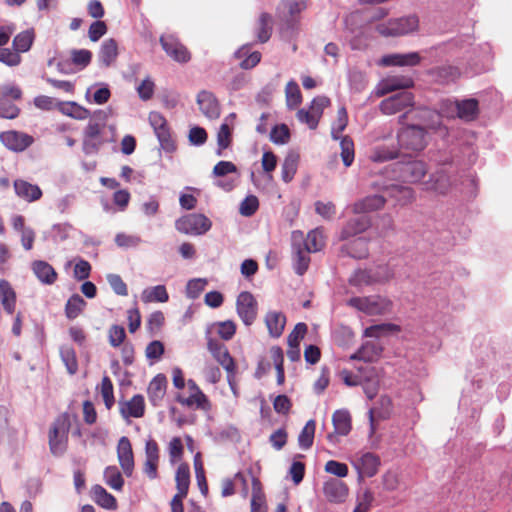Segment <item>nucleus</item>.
<instances>
[{
    "label": "nucleus",
    "instance_id": "obj_1",
    "mask_svg": "<svg viewBox=\"0 0 512 512\" xmlns=\"http://www.w3.org/2000/svg\"><path fill=\"white\" fill-rule=\"evenodd\" d=\"M401 128L397 131L399 149L407 152H421L429 143V131L437 130L441 124L440 115L428 108H414L398 117Z\"/></svg>",
    "mask_w": 512,
    "mask_h": 512
},
{
    "label": "nucleus",
    "instance_id": "obj_2",
    "mask_svg": "<svg viewBox=\"0 0 512 512\" xmlns=\"http://www.w3.org/2000/svg\"><path fill=\"white\" fill-rule=\"evenodd\" d=\"M419 29V18L415 14L391 18L376 25L375 30L383 37H400Z\"/></svg>",
    "mask_w": 512,
    "mask_h": 512
},
{
    "label": "nucleus",
    "instance_id": "obj_3",
    "mask_svg": "<svg viewBox=\"0 0 512 512\" xmlns=\"http://www.w3.org/2000/svg\"><path fill=\"white\" fill-rule=\"evenodd\" d=\"M71 423L67 413H62L53 421L48 438L52 454L61 455L65 452L68 443V433Z\"/></svg>",
    "mask_w": 512,
    "mask_h": 512
},
{
    "label": "nucleus",
    "instance_id": "obj_4",
    "mask_svg": "<svg viewBox=\"0 0 512 512\" xmlns=\"http://www.w3.org/2000/svg\"><path fill=\"white\" fill-rule=\"evenodd\" d=\"M348 305L367 315H383L392 308L391 300L380 295L352 297L348 300Z\"/></svg>",
    "mask_w": 512,
    "mask_h": 512
},
{
    "label": "nucleus",
    "instance_id": "obj_5",
    "mask_svg": "<svg viewBox=\"0 0 512 512\" xmlns=\"http://www.w3.org/2000/svg\"><path fill=\"white\" fill-rule=\"evenodd\" d=\"M393 277V273L386 265H380L373 269H358L349 278V284L355 287L369 286L376 283H384Z\"/></svg>",
    "mask_w": 512,
    "mask_h": 512
},
{
    "label": "nucleus",
    "instance_id": "obj_6",
    "mask_svg": "<svg viewBox=\"0 0 512 512\" xmlns=\"http://www.w3.org/2000/svg\"><path fill=\"white\" fill-rule=\"evenodd\" d=\"M148 120L160 143V147L165 152H174L177 145L166 118L160 112L152 111L148 115Z\"/></svg>",
    "mask_w": 512,
    "mask_h": 512
},
{
    "label": "nucleus",
    "instance_id": "obj_7",
    "mask_svg": "<svg viewBox=\"0 0 512 512\" xmlns=\"http://www.w3.org/2000/svg\"><path fill=\"white\" fill-rule=\"evenodd\" d=\"M22 90L14 84H0V117L4 119H15L20 115L21 109L12 100H20Z\"/></svg>",
    "mask_w": 512,
    "mask_h": 512
},
{
    "label": "nucleus",
    "instance_id": "obj_8",
    "mask_svg": "<svg viewBox=\"0 0 512 512\" xmlns=\"http://www.w3.org/2000/svg\"><path fill=\"white\" fill-rule=\"evenodd\" d=\"M211 220L203 214L192 213L179 218L176 223V229L187 235H203L211 229Z\"/></svg>",
    "mask_w": 512,
    "mask_h": 512
},
{
    "label": "nucleus",
    "instance_id": "obj_9",
    "mask_svg": "<svg viewBox=\"0 0 512 512\" xmlns=\"http://www.w3.org/2000/svg\"><path fill=\"white\" fill-rule=\"evenodd\" d=\"M414 105V95L409 91H402L382 100L379 109L384 115H394Z\"/></svg>",
    "mask_w": 512,
    "mask_h": 512
},
{
    "label": "nucleus",
    "instance_id": "obj_10",
    "mask_svg": "<svg viewBox=\"0 0 512 512\" xmlns=\"http://www.w3.org/2000/svg\"><path fill=\"white\" fill-rule=\"evenodd\" d=\"M104 126V123H100L96 120L89 121L83 134L82 149L85 154L89 155L98 152L103 144L101 134Z\"/></svg>",
    "mask_w": 512,
    "mask_h": 512
},
{
    "label": "nucleus",
    "instance_id": "obj_11",
    "mask_svg": "<svg viewBox=\"0 0 512 512\" xmlns=\"http://www.w3.org/2000/svg\"><path fill=\"white\" fill-rule=\"evenodd\" d=\"M236 310L243 323L250 326L257 317V301L250 292H241L236 300Z\"/></svg>",
    "mask_w": 512,
    "mask_h": 512
},
{
    "label": "nucleus",
    "instance_id": "obj_12",
    "mask_svg": "<svg viewBox=\"0 0 512 512\" xmlns=\"http://www.w3.org/2000/svg\"><path fill=\"white\" fill-rule=\"evenodd\" d=\"M207 345L214 359L226 370L228 380L230 381V379L235 376L236 364L227 347L214 339H210Z\"/></svg>",
    "mask_w": 512,
    "mask_h": 512
},
{
    "label": "nucleus",
    "instance_id": "obj_13",
    "mask_svg": "<svg viewBox=\"0 0 512 512\" xmlns=\"http://www.w3.org/2000/svg\"><path fill=\"white\" fill-rule=\"evenodd\" d=\"M160 44L166 54L174 61L187 63L191 59V54L178 38L169 34L160 37Z\"/></svg>",
    "mask_w": 512,
    "mask_h": 512
},
{
    "label": "nucleus",
    "instance_id": "obj_14",
    "mask_svg": "<svg viewBox=\"0 0 512 512\" xmlns=\"http://www.w3.org/2000/svg\"><path fill=\"white\" fill-rule=\"evenodd\" d=\"M0 141L7 149L22 152L33 144L34 138L24 132L9 130L0 133Z\"/></svg>",
    "mask_w": 512,
    "mask_h": 512
},
{
    "label": "nucleus",
    "instance_id": "obj_15",
    "mask_svg": "<svg viewBox=\"0 0 512 512\" xmlns=\"http://www.w3.org/2000/svg\"><path fill=\"white\" fill-rule=\"evenodd\" d=\"M303 233L294 231L292 233V247L294 251V269L298 275H303L310 264V251L302 247Z\"/></svg>",
    "mask_w": 512,
    "mask_h": 512
},
{
    "label": "nucleus",
    "instance_id": "obj_16",
    "mask_svg": "<svg viewBox=\"0 0 512 512\" xmlns=\"http://www.w3.org/2000/svg\"><path fill=\"white\" fill-rule=\"evenodd\" d=\"M381 461L379 456L374 453L366 452L353 462V466L358 472V479L365 477L371 478L378 473Z\"/></svg>",
    "mask_w": 512,
    "mask_h": 512
},
{
    "label": "nucleus",
    "instance_id": "obj_17",
    "mask_svg": "<svg viewBox=\"0 0 512 512\" xmlns=\"http://www.w3.org/2000/svg\"><path fill=\"white\" fill-rule=\"evenodd\" d=\"M160 460V449L154 439H149L145 444V461L143 464L144 474L151 480L158 477V465Z\"/></svg>",
    "mask_w": 512,
    "mask_h": 512
},
{
    "label": "nucleus",
    "instance_id": "obj_18",
    "mask_svg": "<svg viewBox=\"0 0 512 512\" xmlns=\"http://www.w3.org/2000/svg\"><path fill=\"white\" fill-rule=\"evenodd\" d=\"M332 423L334 426V432L327 435V439L331 443H337L338 436H346L350 433L351 415L347 410H336L332 415Z\"/></svg>",
    "mask_w": 512,
    "mask_h": 512
},
{
    "label": "nucleus",
    "instance_id": "obj_19",
    "mask_svg": "<svg viewBox=\"0 0 512 512\" xmlns=\"http://www.w3.org/2000/svg\"><path fill=\"white\" fill-rule=\"evenodd\" d=\"M117 457L125 475L131 476L134 470V454L128 437L122 436L117 444Z\"/></svg>",
    "mask_w": 512,
    "mask_h": 512
},
{
    "label": "nucleus",
    "instance_id": "obj_20",
    "mask_svg": "<svg viewBox=\"0 0 512 512\" xmlns=\"http://www.w3.org/2000/svg\"><path fill=\"white\" fill-rule=\"evenodd\" d=\"M119 413L124 419L141 418L145 414V401L141 394L134 395L130 400L119 401Z\"/></svg>",
    "mask_w": 512,
    "mask_h": 512
},
{
    "label": "nucleus",
    "instance_id": "obj_21",
    "mask_svg": "<svg viewBox=\"0 0 512 512\" xmlns=\"http://www.w3.org/2000/svg\"><path fill=\"white\" fill-rule=\"evenodd\" d=\"M371 226V218L368 215L356 214L350 218L342 228L340 238L346 240L357 234L365 232Z\"/></svg>",
    "mask_w": 512,
    "mask_h": 512
},
{
    "label": "nucleus",
    "instance_id": "obj_22",
    "mask_svg": "<svg viewBox=\"0 0 512 512\" xmlns=\"http://www.w3.org/2000/svg\"><path fill=\"white\" fill-rule=\"evenodd\" d=\"M348 493V486L341 480L329 479L323 484V494L331 503L344 502Z\"/></svg>",
    "mask_w": 512,
    "mask_h": 512
},
{
    "label": "nucleus",
    "instance_id": "obj_23",
    "mask_svg": "<svg viewBox=\"0 0 512 512\" xmlns=\"http://www.w3.org/2000/svg\"><path fill=\"white\" fill-rule=\"evenodd\" d=\"M175 400L180 405L194 410L208 412L212 408L211 401L205 393H189L187 397L182 393H177Z\"/></svg>",
    "mask_w": 512,
    "mask_h": 512
},
{
    "label": "nucleus",
    "instance_id": "obj_24",
    "mask_svg": "<svg viewBox=\"0 0 512 512\" xmlns=\"http://www.w3.org/2000/svg\"><path fill=\"white\" fill-rule=\"evenodd\" d=\"M427 173V166L423 161L414 160L405 163L400 168V178L407 183H418Z\"/></svg>",
    "mask_w": 512,
    "mask_h": 512
},
{
    "label": "nucleus",
    "instance_id": "obj_25",
    "mask_svg": "<svg viewBox=\"0 0 512 512\" xmlns=\"http://www.w3.org/2000/svg\"><path fill=\"white\" fill-rule=\"evenodd\" d=\"M197 104L206 117L217 119L220 116V104L212 92L200 91L197 95Z\"/></svg>",
    "mask_w": 512,
    "mask_h": 512
},
{
    "label": "nucleus",
    "instance_id": "obj_26",
    "mask_svg": "<svg viewBox=\"0 0 512 512\" xmlns=\"http://www.w3.org/2000/svg\"><path fill=\"white\" fill-rule=\"evenodd\" d=\"M450 187V177L443 170L432 173L428 180L422 182L423 190L435 192L441 195L446 194Z\"/></svg>",
    "mask_w": 512,
    "mask_h": 512
},
{
    "label": "nucleus",
    "instance_id": "obj_27",
    "mask_svg": "<svg viewBox=\"0 0 512 512\" xmlns=\"http://www.w3.org/2000/svg\"><path fill=\"white\" fill-rule=\"evenodd\" d=\"M167 390V378L164 374L159 373L152 378L148 387L147 395L153 406H158L163 400Z\"/></svg>",
    "mask_w": 512,
    "mask_h": 512
},
{
    "label": "nucleus",
    "instance_id": "obj_28",
    "mask_svg": "<svg viewBox=\"0 0 512 512\" xmlns=\"http://www.w3.org/2000/svg\"><path fill=\"white\" fill-rule=\"evenodd\" d=\"M414 86V81L408 76H392L384 79L380 83L377 91L378 96H384L400 89H409Z\"/></svg>",
    "mask_w": 512,
    "mask_h": 512
},
{
    "label": "nucleus",
    "instance_id": "obj_29",
    "mask_svg": "<svg viewBox=\"0 0 512 512\" xmlns=\"http://www.w3.org/2000/svg\"><path fill=\"white\" fill-rule=\"evenodd\" d=\"M386 199L382 195L367 196L356 201L351 209L354 214H364L380 210L384 207Z\"/></svg>",
    "mask_w": 512,
    "mask_h": 512
},
{
    "label": "nucleus",
    "instance_id": "obj_30",
    "mask_svg": "<svg viewBox=\"0 0 512 512\" xmlns=\"http://www.w3.org/2000/svg\"><path fill=\"white\" fill-rule=\"evenodd\" d=\"M254 34L259 43H266L273 32V17L267 12H262L254 24Z\"/></svg>",
    "mask_w": 512,
    "mask_h": 512
},
{
    "label": "nucleus",
    "instance_id": "obj_31",
    "mask_svg": "<svg viewBox=\"0 0 512 512\" xmlns=\"http://www.w3.org/2000/svg\"><path fill=\"white\" fill-rule=\"evenodd\" d=\"M421 62V56L418 52L406 54H390L381 59L384 66H416Z\"/></svg>",
    "mask_w": 512,
    "mask_h": 512
},
{
    "label": "nucleus",
    "instance_id": "obj_32",
    "mask_svg": "<svg viewBox=\"0 0 512 512\" xmlns=\"http://www.w3.org/2000/svg\"><path fill=\"white\" fill-rule=\"evenodd\" d=\"M14 190L18 197L28 202L37 201L42 197V190L40 187L25 180H15Z\"/></svg>",
    "mask_w": 512,
    "mask_h": 512
},
{
    "label": "nucleus",
    "instance_id": "obj_33",
    "mask_svg": "<svg viewBox=\"0 0 512 512\" xmlns=\"http://www.w3.org/2000/svg\"><path fill=\"white\" fill-rule=\"evenodd\" d=\"M382 347L375 342H365L362 346L350 356V360H361L364 362L376 361L382 354Z\"/></svg>",
    "mask_w": 512,
    "mask_h": 512
},
{
    "label": "nucleus",
    "instance_id": "obj_34",
    "mask_svg": "<svg viewBox=\"0 0 512 512\" xmlns=\"http://www.w3.org/2000/svg\"><path fill=\"white\" fill-rule=\"evenodd\" d=\"M16 292L9 281L6 279L0 280V302L4 311L12 315L16 308Z\"/></svg>",
    "mask_w": 512,
    "mask_h": 512
},
{
    "label": "nucleus",
    "instance_id": "obj_35",
    "mask_svg": "<svg viewBox=\"0 0 512 512\" xmlns=\"http://www.w3.org/2000/svg\"><path fill=\"white\" fill-rule=\"evenodd\" d=\"M32 270L37 279L46 285L56 282L58 274L55 269L46 261L37 260L32 263Z\"/></svg>",
    "mask_w": 512,
    "mask_h": 512
},
{
    "label": "nucleus",
    "instance_id": "obj_36",
    "mask_svg": "<svg viewBox=\"0 0 512 512\" xmlns=\"http://www.w3.org/2000/svg\"><path fill=\"white\" fill-rule=\"evenodd\" d=\"M341 253L355 259L366 258L368 256V242L363 237L355 238L341 247Z\"/></svg>",
    "mask_w": 512,
    "mask_h": 512
},
{
    "label": "nucleus",
    "instance_id": "obj_37",
    "mask_svg": "<svg viewBox=\"0 0 512 512\" xmlns=\"http://www.w3.org/2000/svg\"><path fill=\"white\" fill-rule=\"evenodd\" d=\"M457 116L465 121H473L479 114V103L475 98L456 101Z\"/></svg>",
    "mask_w": 512,
    "mask_h": 512
},
{
    "label": "nucleus",
    "instance_id": "obj_38",
    "mask_svg": "<svg viewBox=\"0 0 512 512\" xmlns=\"http://www.w3.org/2000/svg\"><path fill=\"white\" fill-rule=\"evenodd\" d=\"M265 324L271 337L278 338L282 335L286 324V317L283 313L269 311L265 316Z\"/></svg>",
    "mask_w": 512,
    "mask_h": 512
},
{
    "label": "nucleus",
    "instance_id": "obj_39",
    "mask_svg": "<svg viewBox=\"0 0 512 512\" xmlns=\"http://www.w3.org/2000/svg\"><path fill=\"white\" fill-rule=\"evenodd\" d=\"M326 245V237L322 228L311 230L306 239L303 238L302 247L311 253L321 251Z\"/></svg>",
    "mask_w": 512,
    "mask_h": 512
},
{
    "label": "nucleus",
    "instance_id": "obj_40",
    "mask_svg": "<svg viewBox=\"0 0 512 512\" xmlns=\"http://www.w3.org/2000/svg\"><path fill=\"white\" fill-rule=\"evenodd\" d=\"M117 56L118 44L116 40L110 38L103 41L98 55L100 63L105 67H109L115 62Z\"/></svg>",
    "mask_w": 512,
    "mask_h": 512
},
{
    "label": "nucleus",
    "instance_id": "obj_41",
    "mask_svg": "<svg viewBox=\"0 0 512 512\" xmlns=\"http://www.w3.org/2000/svg\"><path fill=\"white\" fill-rule=\"evenodd\" d=\"M390 197L400 206L411 204L415 200V192L411 187L394 185L388 189Z\"/></svg>",
    "mask_w": 512,
    "mask_h": 512
},
{
    "label": "nucleus",
    "instance_id": "obj_42",
    "mask_svg": "<svg viewBox=\"0 0 512 512\" xmlns=\"http://www.w3.org/2000/svg\"><path fill=\"white\" fill-rule=\"evenodd\" d=\"M177 495L187 496L190 485V468L187 463L178 466L175 475Z\"/></svg>",
    "mask_w": 512,
    "mask_h": 512
},
{
    "label": "nucleus",
    "instance_id": "obj_43",
    "mask_svg": "<svg viewBox=\"0 0 512 512\" xmlns=\"http://www.w3.org/2000/svg\"><path fill=\"white\" fill-rule=\"evenodd\" d=\"M266 500L258 478L252 479L251 512H266Z\"/></svg>",
    "mask_w": 512,
    "mask_h": 512
},
{
    "label": "nucleus",
    "instance_id": "obj_44",
    "mask_svg": "<svg viewBox=\"0 0 512 512\" xmlns=\"http://www.w3.org/2000/svg\"><path fill=\"white\" fill-rule=\"evenodd\" d=\"M57 109L62 114L78 120L86 119L90 114L89 110L78 105L76 102H58Z\"/></svg>",
    "mask_w": 512,
    "mask_h": 512
},
{
    "label": "nucleus",
    "instance_id": "obj_45",
    "mask_svg": "<svg viewBox=\"0 0 512 512\" xmlns=\"http://www.w3.org/2000/svg\"><path fill=\"white\" fill-rule=\"evenodd\" d=\"M34 37L35 34L32 29L18 33L12 42L13 49L19 54L29 51L33 44Z\"/></svg>",
    "mask_w": 512,
    "mask_h": 512
},
{
    "label": "nucleus",
    "instance_id": "obj_46",
    "mask_svg": "<svg viewBox=\"0 0 512 512\" xmlns=\"http://www.w3.org/2000/svg\"><path fill=\"white\" fill-rule=\"evenodd\" d=\"M141 299L145 303H165L169 300V294L164 285H157L150 289H145L141 295Z\"/></svg>",
    "mask_w": 512,
    "mask_h": 512
},
{
    "label": "nucleus",
    "instance_id": "obj_47",
    "mask_svg": "<svg viewBox=\"0 0 512 512\" xmlns=\"http://www.w3.org/2000/svg\"><path fill=\"white\" fill-rule=\"evenodd\" d=\"M86 306L85 300L78 294H73L65 305V315L68 319L77 318Z\"/></svg>",
    "mask_w": 512,
    "mask_h": 512
},
{
    "label": "nucleus",
    "instance_id": "obj_48",
    "mask_svg": "<svg viewBox=\"0 0 512 512\" xmlns=\"http://www.w3.org/2000/svg\"><path fill=\"white\" fill-rule=\"evenodd\" d=\"M285 96L286 104L289 109L293 110L301 104L302 94L297 82L291 80L286 84Z\"/></svg>",
    "mask_w": 512,
    "mask_h": 512
},
{
    "label": "nucleus",
    "instance_id": "obj_49",
    "mask_svg": "<svg viewBox=\"0 0 512 512\" xmlns=\"http://www.w3.org/2000/svg\"><path fill=\"white\" fill-rule=\"evenodd\" d=\"M401 331V328L399 325L392 324V323H382L377 325H372L370 327H367L364 331V334L366 337H374L379 338L383 335L389 334V333H398Z\"/></svg>",
    "mask_w": 512,
    "mask_h": 512
},
{
    "label": "nucleus",
    "instance_id": "obj_50",
    "mask_svg": "<svg viewBox=\"0 0 512 512\" xmlns=\"http://www.w3.org/2000/svg\"><path fill=\"white\" fill-rule=\"evenodd\" d=\"M95 502L105 509H116V498L108 493L102 486L96 485L93 488Z\"/></svg>",
    "mask_w": 512,
    "mask_h": 512
},
{
    "label": "nucleus",
    "instance_id": "obj_51",
    "mask_svg": "<svg viewBox=\"0 0 512 512\" xmlns=\"http://www.w3.org/2000/svg\"><path fill=\"white\" fill-rule=\"evenodd\" d=\"M431 73L441 83L455 81L460 76L459 69L450 65L437 67Z\"/></svg>",
    "mask_w": 512,
    "mask_h": 512
},
{
    "label": "nucleus",
    "instance_id": "obj_52",
    "mask_svg": "<svg viewBox=\"0 0 512 512\" xmlns=\"http://www.w3.org/2000/svg\"><path fill=\"white\" fill-rule=\"evenodd\" d=\"M316 423L313 419L309 420L298 436V443L302 449H309L313 445Z\"/></svg>",
    "mask_w": 512,
    "mask_h": 512
},
{
    "label": "nucleus",
    "instance_id": "obj_53",
    "mask_svg": "<svg viewBox=\"0 0 512 512\" xmlns=\"http://www.w3.org/2000/svg\"><path fill=\"white\" fill-rule=\"evenodd\" d=\"M60 356L70 374H75L78 370V361L73 347L64 345L60 348Z\"/></svg>",
    "mask_w": 512,
    "mask_h": 512
},
{
    "label": "nucleus",
    "instance_id": "obj_54",
    "mask_svg": "<svg viewBox=\"0 0 512 512\" xmlns=\"http://www.w3.org/2000/svg\"><path fill=\"white\" fill-rule=\"evenodd\" d=\"M106 484L112 489L120 491L124 485V479L116 466H108L104 471Z\"/></svg>",
    "mask_w": 512,
    "mask_h": 512
},
{
    "label": "nucleus",
    "instance_id": "obj_55",
    "mask_svg": "<svg viewBox=\"0 0 512 512\" xmlns=\"http://www.w3.org/2000/svg\"><path fill=\"white\" fill-rule=\"evenodd\" d=\"M100 392L106 408L111 409L115 403L114 389L113 383L107 375L102 378Z\"/></svg>",
    "mask_w": 512,
    "mask_h": 512
},
{
    "label": "nucleus",
    "instance_id": "obj_56",
    "mask_svg": "<svg viewBox=\"0 0 512 512\" xmlns=\"http://www.w3.org/2000/svg\"><path fill=\"white\" fill-rule=\"evenodd\" d=\"M348 124V114L346 108L343 106L338 109L337 119L332 126L331 135L335 140L341 138L342 132L345 130Z\"/></svg>",
    "mask_w": 512,
    "mask_h": 512
},
{
    "label": "nucleus",
    "instance_id": "obj_57",
    "mask_svg": "<svg viewBox=\"0 0 512 512\" xmlns=\"http://www.w3.org/2000/svg\"><path fill=\"white\" fill-rule=\"evenodd\" d=\"M281 6L287 11L291 20H295L307 8L305 0H283Z\"/></svg>",
    "mask_w": 512,
    "mask_h": 512
},
{
    "label": "nucleus",
    "instance_id": "obj_58",
    "mask_svg": "<svg viewBox=\"0 0 512 512\" xmlns=\"http://www.w3.org/2000/svg\"><path fill=\"white\" fill-rule=\"evenodd\" d=\"M379 403L381 404V410L375 408L369 411V417L372 425L375 415L378 418L387 419L389 418L392 411V401L388 396H381L379 399Z\"/></svg>",
    "mask_w": 512,
    "mask_h": 512
},
{
    "label": "nucleus",
    "instance_id": "obj_59",
    "mask_svg": "<svg viewBox=\"0 0 512 512\" xmlns=\"http://www.w3.org/2000/svg\"><path fill=\"white\" fill-rule=\"evenodd\" d=\"M340 147L343 164L349 167L354 161V142L350 137L344 136L341 139Z\"/></svg>",
    "mask_w": 512,
    "mask_h": 512
},
{
    "label": "nucleus",
    "instance_id": "obj_60",
    "mask_svg": "<svg viewBox=\"0 0 512 512\" xmlns=\"http://www.w3.org/2000/svg\"><path fill=\"white\" fill-rule=\"evenodd\" d=\"M232 141L231 136V128L227 123L221 124L219 131L217 133V144H218V150L217 155H222V151L227 149Z\"/></svg>",
    "mask_w": 512,
    "mask_h": 512
},
{
    "label": "nucleus",
    "instance_id": "obj_61",
    "mask_svg": "<svg viewBox=\"0 0 512 512\" xmlns=\"http://www.w3.org/2000/svg\"><path fill=\"white\" fill-rule=\"evenodd\" d=\"M290 139V130L286 124L276 125L270 133V140L275 144H285Z\"/></svg>",
    "mask_w": 512,
    "mask_h": 512
},
{
    "label": "nucleus",
    "instance_id": "obj_62",
    "mask_svg": "<svg viewBox=\"0 0 512 512\" xmlns=\"http://www.w3.org/2000/svg\"><path fill=\"white\" fill-rule=\"evenodd\" d=\"M126 332L121 325H112L108 330V340L112 347H119L124 344Z\"/></svg>",
    "mask_w": 512,
    "mask_h": 512
},
{
    "label": "nucleus",
    "instance_id": "obj_63",
    "mask_svg": "<svg viewBox=\"0 0 512 512\" xmlns=\"http://www.w3.org/2000/svg\"><path fill=\"white\" fill-rule=\"evenodd\" d=\"M165 323V316L162 311L151 313L146 321V328L151 334L157 333Z\"/></svg>",
    "mask_w": 512,
    "mask_h": 512
},
{
    "label": "nucleus",
    "instance_id": "obj_64",
    "mask_svg": "<svg viewBox=\"0 0 512 512\" xmlns=\"http://www.w3.org/2000/svg\"><path fill=\"white\" fill-rule=\"evenodd\" d=\"M22 61L21 55L15 50L12 51L8 48H0V62L9 66L16 67Z\"/></svg>",
    "mask_w": 512,
    "mask_h": 512
}]
</instances>
